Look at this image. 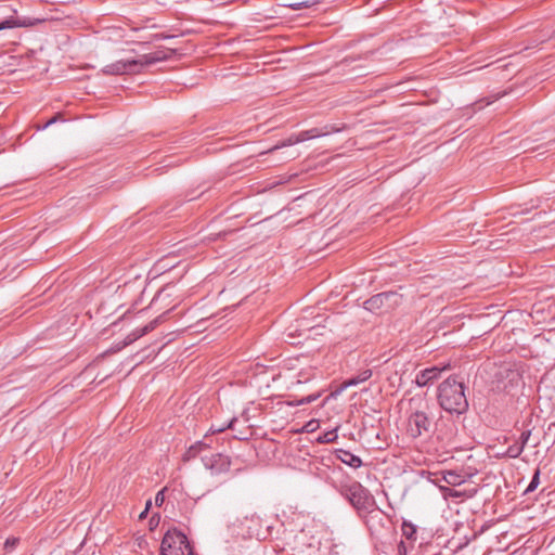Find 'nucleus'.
<instances>
[{
  "instance_id": "obj_1",
  "label": "nucleus",
  "mask_w": 555,
  "mask_h": 555,
  "mask_svg": "<svg viewBox=\"0 0 555 555\" xmlns=\"http://www.w3.org/2000/svg\"><path fill=\"white\" fill-rule=\"evenodd\" d=\"M137 46L140 49H131L138 57L131 60H120L103 67L102 72L105 75H124V74H137L140 73L139 67L149 66L157 62L166 61L171 55L178 53V49L172 48H158L157 50L150 53H142L141 51L145 48V43L139 42Z\"/></svg>"
},
{
  "instance_id": "obj_2",
  "label": "nucleus",
  "mask_w": 555,
  "mask_h": 555,
  "mask_svg": "<svg viewBox=\"0 0 555 555\" xmlns=\"http://www.w3.org/2000/svg\"><path fill=\"white\" fill-rule=\"evenodd\" d=\"M466 386L457 375L449 376L438 387L439 405L449 413L464 414L468 410Z\"/></svg>"
},
{
  "instance_id": "obj_3",
  "label": "nucleus",
  "mask_w": 555,
  "mask_h": 555,
  "mask_svg": "<svg viewBox=\"0 0 555 555\" xmlns=\"http://www.w3.org/2000/svg\"><path fill=\"white\" fill-rule=\"evenodd\" d=\"M335 488L359 515L372 513L376 508L375 498L361 482L349 479L340 481Z\"/></svg>"
},
{
  "instance_id": "obj_4",
  "label": "nucleus",
  "mask_w": 555,
  "mask_h": 555,
  "mask_svg": "<svg viewBox=\"0 0 555 555\" xmlns=\"http://www.w3.org/2000/svg\"><path fill=\"white\" fill-rule=\"evenodd\" d=\"M160 555H194L188 537L178 529L168 530L160 544Z\"/></svg>"
},
{
  "instance_id": "obj_5",
  "label": "nucleus",
  "mask_w": 555,
  "mask_h": 555,
  "mask_svg": "<svg viewBox=\"0 0 555 555\" xmlns=\"http://www.w3.org/2000/svg\"><path fill=\"white\" fill-rule=\"evenodd\" d=\"M434 422L431 417L430 408L428 404L415 409L408 417L406 433L413 439L422 435L431 433Z\"/></svg>"
},
{
  "instance_id": "obj_6",
  "label": "nucleus",
  "mask_w": 555,
  "mask_h": 555,
  "mask_svg": "<svg viewBox=\"0 0 555 555\" xmlns=\"http://www.w3.org/2000/svg\"><path fill=\"white\" fill-rule=\"evenodd\" d=\"M402 302V295L397 292L389 291L373 295L364 301V309L373 313H384L400 306Z\"/></svg>"
},
{
  "instance_id": "obj_7",
  "label": "nucleus",
  "mask_w": 555,
  "mask_h": 555,
  "mask_svg": "<svg viewBox=\"0 0 555 555\" xmlns=\"http://www.w3.org/2000/svg\"><path fill=\"white\" fill-rule=\"evenodd\" d=\"M164 317H165V314H162V315L157 317L156 319H154L153 321H151L150 323H147L146 325H144L143 327L133 330L131 333H129L125 337V339L122 341L117 343L115 345L114 351L121 350L122 348L127 347L128 345H130V344L134 343L135 340H138L139 338H141L142 336L154 331L156 328V326L164 320Z\"/></svg>"
},
{
  "instance_id": "obj_8",
  "label": "nucleus",
  "mask_w": 555,
  "mask_h": 555,
  "mask_svg": "<svg viewBox=\"0 0 555 555\" xmlns=\"http://www.w3.org/2000/svg\"><path fill=\"white\" fill-rule=\"evenodd\" d=\"M205 466L211 472V474L219 475L229 472L231 460L227 455L217 453L205 460Z\"/></svg>"
},
{
  "instance_id": "obj_9",
  "label": "nucleus",
  "mask_w": 555,
  "mask_h": 555,
  "mask_svg": "<svg viewBox=\"0 0 555 555\" xmlns=\"http://www.w3.org/2000/svg\"><path fill=\"white\" fill-rule=\"evenodd\" d=\"M447 369H449V365L443 367L431 366L425 369L416 375L415 382L420 387H425L435 382L436 379H438L442 371Z\"/></svg>"
},
{
  "instance_id": "obj_10",
  "label": "nucleus",
  "mask_w": 555,
  "mask_h": 555,
  "mask_svg": "<svg viewBox=\"0 0 555 555\" xmlns=\"http://www.w3.org/2000/svg\"><path fill=\"white\" fill-rule=\"evenodd\" d=\"M440 492L446 500H448V499L464 500V499L474 498L477 494L478 489H477V487H472V488H465L463 490H455L454 487L451 488L448 486H440Z\"/></svg>"
},
{
  "instance_id": "obj_11",
  "label": "nucleus",
  "mask_w": 555,
  "mask_h": 555,
  "mask_svg": "<svg viewBox=\"0 0 555 555\" xmlns=\"http://www.w3.org/2000/svg\"><path fill=\"white\" fill-rule=\"evenodd\" d=\"M41 22L42 21L38 18L10 16L0 22V30L12 27H27Z\"/></svg>"
},
{
  "instance_id": "obj_12",
  "label": "nucleus",
  "mask_w": 555,
  "mask_h": 555,
  "mask_svg": "<svg viewBox=\"0 0 555 555\" xmlns=\"http://www.w3.org/2000/svg\"><path fill=\"white\" fill-rule=\"evenodd\" d=\"M338 129L335 128L334 126H325L323 128H311L309 130H305V131H300L298 133L299 135V139L301 142L304 141H307V140H310V139H315V138H320V137H324V135H327L332 132H337Z\"/></svg>"
},
{
  "instance_id": "obj_13",
  "label": "nucleus",
  "mask_w": 555,
  "mask_h": 555,
  "mask_svg": "<svg viewBox=\"0 0 555 555\" xmlns=\"http://www.w3.org/2000/svg\"><path fill=\"white\" fill-rule=\"evenodd\" d=\"M500 376L507 379V383L503 385V390L506 392H509L514 388L518 387L522 379L520 373L517 370H505L504 372H500Z\"/></svg>"
},
{
  "instance_id": "obj_14",
  "label": "nucleus",
  "mask_w": 555,
  "mask_h": 555,
  "mask_svg": "<svg viewBox=\"0 0 555 555\" xmlns=\"http://www.w3.org/2000/svg\"><path fill=\"white\" fill-rule=\"evenodd\" d=\"M335 456L337 460L352 468H359L362 465V460L358 455H354L353 453L347 450H336Z\"/></svg>"
},
{
  "instance_id": "obj_15",
  "label": "nucleus",
  "mask_w": 555,
  "mask_h": 555,
  "mask_svg": "<svg viewBox=\"0 0 555 555\" xmlns=\"http://www.w3.org/2000/svg\"><path fill=\"white\" fill-rule=\"evenodd\" d=\"M467 475L457 473L455 470H443L442 472V479L444 483L452 487H457L463 485L466 481Z\"/></svg>"
},
{
  "instance_id": "obj_16",
  "label": "nucleus",
  "mask_w": 555,
  "mask_h": 555,
  "mask_svg": "<svg viewBox=\"0 0 555 555\" xmlns=\"http://www.w3.org/2000/svg\"><path fill=\"white\" fill-rule=\"evenodd\" d=\"M371 376H372V370L366 369V370H363L362 372H360L358 375L344 380L341 386H343V388L356 386L360 383L367 380L369 378H371Z\"/></svg>"
},
{
  "instance_id": "obj_17",
  "label": "nucleus",
  "mask_w": 555,
  "mask_h": 555,
  "mask_svg": "<svg viewBox=\"0 0 555 555\" xmlns=\"http://www.w3.org/2000/svg\"><path fill=\"white\" fill-rule=\"evenodd\" d=\"M401 530H402V535L406 540H409L412 543L416 541L417 531H416V527L412 522L404 520L402 522Z\"/></svg>"
},
{
  "instance_id": "obj_18",
  "label": "nucleus",
  "mask_w": 555,
  "mask_h": 555,
  "mask_svg": "<svg viewBox=\"0 0 555 555\" xmlns=\"http://www.w3.org/2000/svg\"><path fill=\"white\" fill-rule=\"evenodd\" d=\"M297 139H299L298 133L297 134H292L289 138H287L286 140L282 141L281 143L274 145L273 147L269 149L266 152L260 153V155L274 152L275 150H279V149L284 147V146H289V145H293V144L300 143L301 141L297 140Z\"/></svg>"
},
{
  "instance_id": "obj_19",
  "label": "nucleus",
  "mask_w": 555,
  "mask_h": 555,
  "mask_svg": "<svg viewBox=\"0 0 555 555\" xmlns=\"http://www.w3.org/2000/svg\"><path fill=\"white\" fill-rule=\"evenodd\" d=\"M522 446L516 442L507 448L506 455L511 459H517L522 453Z\"/></svg>"
},
{
  "instance_id": "obj_20",
  "label": "nucleus",
  "mask_w": 555,
  "mask_h": 555,
  "mask_svg": "<svg viewBox=\"0 0 555 555\" xmlns=\"http://www.w3.org/2000/svg\"><path fill=\"white\" fill-rule=\"evenodd\" d=\"M540 485V469H535L530 483L528 485L527 489L525 490V493L533 492L538 486Z\"/></svg>"
},
{
  "instance_id": "obj_21",
  "label": "nucleus",
  "mask_w": 555,
  "mask_h": 555,
  "mask_svg": "<svg viewBox=\"0 0 555 555\" xmlns=\"http://www.w3.org/2000/svg\"><path fill=\"white\" fill-rule=\"evenodd\" d=\"M321 396V392L318 391L315 393H312V395H309V396H306V397H302L301 399L297 400L296 403H294L295 405H305V404H309L315 400H318Z\"/></svg>"
},
{
  "instance_id": "obj_22",
  "label": "nucleus",
  "mask_w": 555,
  "mask_h": 555,
  "mask_svg": "<svg viewBox=\"0 0 555 555\" xmlns=\"http://www.w3.org/2000/svg\"><path fill=\"white\" fill-rule=\"evenodd\" d=\"M525 29V35L533 34V33H542L545 29L540 26H535L534 23L527 24L522 27Z\"/></svg>"
},
{
  "instance_id": "obj_23",
  "label": "nucleus",
  "mask_w": 555,
  "mask_h": 555,
  "mask_svg": "<svg viewBox=\"0 0 555 555\" xmlns=\"http://www.w3.org/2000/svg\"><path fill=\"white\" fill-rule=\"evenodd\" d=\"M20 542L18 538H8L4 542V550L5 551H12Z\"/></svg>"
},
{
  "instance_id": "obj_24",
  "label": "nucleus",
  "mask_w": 555,
  "mask_h": 555,
  "mask_svg": "<svg viewBox=\"0 0 555 555\" xmlns=\"http://www.w3.org/2000/svg\"><path fill=\"white\" fill-rule=\"evenodd\" d=\"M167 488H163L162 490H159L156 495H155V504L157 506H162L165 502V492H166Z\"/></svg>"
},
{
  "instance_id": "obj_25",
  "label": "nucleus",
  "mask_w": 555,
  "mask_h": 555,
  "mask_svg": "<svg viewBox=\"0 0 555 555\" xmlns=\"http://www.w3.org/2000/svg\"><path fill=\"white\" fill-rule=\"evenodd\" d=\"M530 436H531V430H529V429L521 433L518 443L520 446H522L524 449H525V446L528 443Z\"/></svg>"
},
{
  "instance_id": "obj_26",
  "label": "nucleus",
  "mask_w": 555,
  "mask_h": 555,
  "mask_svg": "<svg viewBox=\"0 0 555 555\" xmlns=\"http://www.w3.org/2000/svg\"><path fill=\"white\" fill-rule=\"evenodd\" d=\"M206 447L205 443L203 442H196L195 444L191 446L190 449H189V453L192 455V456H195L197 452L201 451L202 448Z\"/></svg>"
},
{
  "instance_id": "obj_27",
  "label": "nucleus",
  "mask_w": 555,
  "mask_h": 555,
  "mask_svg": "<svg viewBox=\"0 0 555 555\" xmlns=\"http://www.w3.org/2000/svg\"><path fill=\"white\" fill-rule=\"evenodd\" d=\"M236 422V418H232L229 424L227 425V428H233L234 423ZM214 433H221L225 429V427H219V425H216V427L212 425L210 428Z\"/></svg>"
},
{
  "instance_id": "obj_28",
  "label": "nucleus",
  "mask_w": 555,
  "mask_h": 555,
  "mask_svg": "<svg viewBox=\"0 0 555 555\" xmlns=\"http://www.w3.org/2000/svg\"><path fill=\"white\" fill-rule=\"evenodd\" d=\"M236 422V418H232L229 424L227 425V428H233L234 423ZM214 433H221L225 429V427H219V425H216V427L212 425L210 428Z\"/></svg>"
},
{
  "instance_id": "obj_29",
  "label": "nucleus",
  "mask_w": 555,
  "mask_h": 555,
  "mask_svg": "<svg viewBox=\"0 0 555 555\" xmlns=\"http://www.w3.org/2000/svg\"><path fill=\"white\" fill-rule=\"evenodd\" d=\"M434 477H435V478H434V479H431V481H433L436 486H438V488H439V489H440V486H444V485L442 483V482H444V481H443V479H442V472L435 473V474H434Z\"/></svg>"
},
{
  "instance_id": "obj_30",
  "label": "nucleus",
  "mask_w": 555,
  "mask_h": 555,
  "mask_svg": "<svg viewBox=\"0 0 555 555\" xmlns=\"http://www.w3.org/2000/svg\"><path fill=\"white\" fill-rule=\"evenodd\" d=\"M336 439H337V435L335 434V431H328L325 434L323 441L333 442Z\"/></svg>"
},
{
  "instance_id": "obj_31",
  "label": "nucleus",
  "mask_w": 555,
  "mask_h": 555,
  "mask_svg": "<svg viewBox=\"0 0 555 555\" xmlns=\"http://www.w3.org/2000/svg\"><path fill=\"white\" fill-rule=\"evenodd\" d=\"M61 117L60 114L55 115L54 117H52L51 119H49L44 125H43V129L48 128L49 126L53 125L54 122L57 121V119Z\"/></svg>"
},
{
  "instance_id": "obj_32",
  "label": "nucleus",
  "mask_w": 555,
  "mask_h": 555,
  "mask_svg": "<svg viewBox=\"0 0 555 555\" xmlns=\"http://www.w3.org/2000/svg\"><path fill=\"white\" fill-rule=\"evenodd\" d=\"M398 552H399V555H405L406 554V546H405V543L403 541H401L398 544Z\"/></svg>"
},
{
  "instance_id": "obj_33",
  "label": "nucleus",
  "mask_w": 555,
  "mask_h": 555,
  "mask_svg": "<svg viewBox=\"0 0 555 555\" xmlns=\"http://www.w3.org/2000/svg\"><path fill=\"white\" fill-rule=\"evenodd\" d=\"M147 513H149V511L144 509V511L140 514L139 518H140V519L145 518V517H146V515H147Z\"/></svg>"
},
{
  "instance_id": "obj_34",
  "label": "nucleus",
  "mask_w": 555,
  "mask_h": 555,
  "mask_svg": "<svg viewBox=\"0 0 555 555\" xmlns=\"http://www.w3.org/2000/svg\"><path fill=\"white\" fill-rule=\"evenodd\" d=\"M151 506H152V501H151V500H149V501L146 502V504H145V508H144V509L149 511V509L151 508Z\"/></svg>"
},
{
  "instance_id": "obj_35",
  "label": "nucleus",
  "mask_w": 555,
  "mask_h": 555,
  "mask_svg": "<svg viewBox=\"0 0 555 555\" xmlns=\"http://www.w3.org/2000/svg\"><path fill=\"white\" fill-rule=\"evenodd\" d=\"M299 5H300L299 3L298 4H294V5H292V8L293 9H299Z\"/></svg>"
},
{
  "instance_id": "obj_36",
  "label": "nucleus",
  "mask_w": 555,
  "mask_h": 555,
  "mask_svg": "<svg viewBox=\"0 0 555 555\" xmlns=\"http://www.w3.org/2000/svg\"><path fill=\"white\" fill-rule=\"evenodd\" d=\"M150 524H155L154 517L151 518Z\"/></svg>"
},
{
  "instance_id": "obj_37",
  "label": "nucleus",
  "mask_w": 555,
  "mask_h": 555,
  "mask_svg": "<svg viewBox=\"0 0 555 555\" xmlns=\"http://www.w3.org/2000/svg\"><path fill=\"white\" fill-rule=\"evenodd\" d=\"M150 524H155L154 517L151 518Z\"/></svg>"
}]
</instances>
